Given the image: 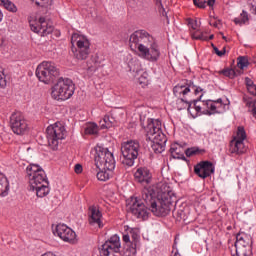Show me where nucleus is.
<instances>
[{"mask_svg": "<svg viewBox=\"0 0 256 256\" xmlns=\"http://www.w3.org/2000/svg\"><path fill=\"white\" fill-rule=\"evenodd\" d=\"M129 45L131 51H138L139 57L146 59V61L155 63L161 57L157 39L146 30H137L132 33L129 38Z\"/></svg>", "mask_w": 256, "mask_h": 256, "instance_id": "obj_1", "label": "nucleus"}, {"mask_svg": "<svg viewBox=\"0 0 256 256\" xmlns=\"http://www.w3.org/2000/svg\"><path fill=\"white\" fill-rule=\"evenodd\" d=\"M142 199L147 205L149 211L156 217H167L171 213L173 207V198L169 193H163L157 197L153 190L144 189L142 191Z\"/></svg>", "mask_w": 256, "mask_h": 256, "instance_id": "obj_2", "label": "nucleus"}, {"mask_svg": "<svg viewBox=\"0 0 256 256\" xmlns=\"http://www.w3.org/2000/svg\"><path fill=\"white\" fill-rule=\"evenodd\" d=\"M94 161L97 169H102L97 173L98 181H109L111 171L115 169L113 152L109 151V148L97 146Z\"/></svg>", "mask_w": 256, "mask_h": 256, "instance_id": "obj_3", "label": "nucleus"}, {"mask_svg": "<svg viewBox=\"0 0 256 256\" xmlns=\"http://www.w3.org/2000/svg\"><path fill=\"white\" fill-rule=\"evenodd\" d=\"M146 137L151 143V149L157 155L165 151V144L167 143V137L161 130V121L150 119L146 127Z\"/></svg>", "mask_w": 256, "mask_h": 256, "instance_id": "obj_4", "label": "nucleus"}, {"mask_svg": "<svg viewBox=\"0 0 256 256\" xmlns=\"http://www.w3.org/2000/svg\"><path fill=\"white\" fill-rule=\"evenodd\" d=\"M194 91L195 95L202 93L203 89L201 87H195L191 85H181L178 84L173 88V93L177 97V109L179 111L187 109L188 113H191V100L189 99V93Z\"/></svg>", "mask_w": 256, "mask_h": 256, "instance_id": "obj_5", "label": "nucleus"}, {"mask_svg": "<svg viewBox=\"0 0 256 256\" xmlns=\"http://www.w3.org/2000/svg\"><path fill=\"white\" fill-rule=\"evenodd\" d=\"M75 93V84L69 78H59L57 83L52 87L51 95L57 101H67Z\"/></svg>", "mask_w": 256, "mask_h": 256, "instance_id": "obj_6", "label": "nucleus"}, {"mask_svg": "<svg viewBox=\"0 0 256 256\" xmlns=\"http://www.w3.org/2000/svg\"><path fill=\"white\" fill-rule=\"evenodd\" d=\"M60 75L59 68L51 61H44L36 68V77L45 85L54 83L56 79H59Z\"/></svg>", "mask_w": 256, "mask_h": 256, "instance_id": "obj_7", "label": "nucleus"}, {"mask_svg": "<svg viewBox=\"0 0 256 256\" xmlns=\"http://www.w3.org/2000/svg\"><path fill=\"white\" fill-rule=\"evenodd\" d=\"M139 151H141V144L137 140H130L121 144V153L123 156L122 164L127 167H133L135 165V159L139 157Z\"/></svg>", "mask_w": 256, "mask_h": 256, "instance_id": "obj_8", "label": "nucleus"}, {"mask_svg": "<svg viewBox=\"0 0 256 256\" xmlns=\"http://www.w3.org/2000/svg\"><path fill=\"white\" fill-rule=\"evenodd\" d=\"M71 41L77 45V48H72V53L75 59H78V61H85V59L89 57V53H91V43L89 42V39L79 34H73Z\"/></svg>", "mask_w": 256, "mask_h": 256, "instance_id": "obj_9", "label": "nucleus"}, {"mask_svg": "<svg viewBox=\"0 0 256 256\" xmlns=\"http://www.w3.org/2000/svg\"><path fill=\"white\" fill-rule=\"evenodd\" d=\"M26 173L29 179L30 189L39 185H49V181H47V174H45V170L39 165L30 164L26 168Z\"/></svg>", "mask_w": 256, "mask_h": 256, "instance_id": "obj_10", "label": "nucleus"}, {"mask_svg": "<svg viewBox=\"0 0 256 256\" xmlns=\"http://www.w3.org/2000/svg\"><path fill=\"white\" fill-rule=\"evenodd\" d=\"M46 135L48 145L55 150L57 147H59V141L65 139V126H63V124L60 122H56L55 124L47 127Z\"/></svg>", "mask_w": 256, "mask_h": 256, "instance_id": "obj_11", "label": "nucleus"}, {"mask_svg": "<svg viewBox=\"0 0 256 256\" xmlns=\"http://www.w3.org/2000/svg\"><path fill=\"white\" fill-rule=\"evenodd\" d=\"M253 240L251 239V235L246 233H238L236 235V255L237 256H252L253 255Z\"/></svg>", "mask_w": 256, "mask_h": 256, "instance_id": "obj_12", "label": "nucleus"}, {"mask_svg": "<svg viewBox=\"0 0 256 256\" xmlns=\"http://www.w3.org/2000/svg\"><path fill=\"white\" fill-rule=\"evenodd\" d=\"M130 211L136 219H142V221L149 219V206H147L143 198H135L132 200Z\"/></svg>", "mask_w": 256, "mask_h": 256, "instance_id": "obj_13", "label": "nucleus"}, {"mask_svg": "<svg viewBox=\"0 0 256 256\" xmlns=\"http://www.w3.org/2000/svg\"><path fill=\"white\" fill-rule=\"evenodd\" d=\"M10 127L16 135H25L29 131V125L27 120L20 114V112H14L10 117Z\"/></svg>", "mask_w": 256, "mask_h": 256, "instance_id": "obj_14", "label": "nucleus"}, {"mask_svg": "<svg viewBox=\"0 0 256 256\" xmlns=\"http://www.w3.org/2000/svg\"><path fill=\"white\" fill-rule=\"evenodd\" d=\"M121 251V240L117 235H113L100 248V256H109L111 253H119Z\"/></svg>", "mask_w": 256, "mask_h": 256, "instance_id": "obj_15", "label": "nucleus"}, {"mask_svg": "<svg viewBox=\"0 0 256 256\" xmlns=\"http://www.w3.org/2000/svg\"><path fill=\"white\" fill-rule=\"evenodd\" d=\"M194 173L200 177V179H207L215 173V165L211 161H201L194 167Z\"/></svg>", "mask_w": 256, "mask_h": 256, "instance_id": "obj_16", "label": "nucleus"}, {"mask_svg": "<svg viewBox=\"0 0 256 256\" xmlns=\"http://www.w3.org/2000/svg\"><path fill=\"white\" fill-rule=\"evenodd\" d=\"M54 235H57L60 237V239H62V241H65L66 243H73L77 237L75 231H73V229L69 228L65 224H58L54 230Z\"/></svg>", "mask_w": 256, "mask_h": 256, "instance_id": "obj_17", "label": "nucleus"}, {"mask_svg": "<svg viewBox=\"0 0 256 256\" xmlns=\"http://www.w3.org/2000/svg\"><path fill=\"white\" fill-rule=\"evenodd\" d=\"M152 177L153 175L151 174V171H149L146 167H140L134 173L135 181L138 183H145L146 185L151 183Z\"/></svg>", "mask_w": 256, "mask_h": 256, "instance_id": "obj_18", "label": "nucleus"}, {"mask_svg": "<svg viewBox=\"0 0 256 256\" xmlns=\"http://www.w3.org/2000/svg\"><path fill=\"white\" fill-rule=\"evenodd\" d=\"M89 211H90V219H89L90 225H98V227H103V224H101V217H103V215L101 214V211H99V209H97V207L95 206L90 207Z\"/></svg>", "mask_w": 256, "mask_h": 256, "instance_id": "obj_19", "label": "nucleus"}, {"mask_svg": "<svg viewBox=\"0 0 256 256\" xmlns=\"http://www.w3.org/2000/svg\"><path fill=\"white\" fill-rule=\"evenodd\" d=\"M38 28L40 31V34L45 37V35H50V33H53V26H51L45 18L40 17L38 21Z\"/></svg>", "mask_w": 256, "mask_h": 256, "instance_id": "obj_20", "label": "nucleus"}, {"mask_svg": "<svg viewBox=\"0 0 256 256\" xmlns=\"http://www.w3.org/2000/svg\"><path fill=\"white\" fill-rule=\"evenodd\" d=\"M246 151L245 143L242 140H232L230 142V152L241 155Z\"/></svg>", "mask_w": 256, "mask_h": 256, "instance_id": "obj_21", "label": "nucleus"}, {"mask_svg": "<svg viewBox=\"0 0 256 256\" xmlns=\"http://www.w3.org/2000/svg\"><path fill=\"white\" fill-rule=\"evenodd\" d=\"M30 191H36L37 197H47L49 195V184H40L34 188H30Z\"/></svg>", "mask_w": 256, "mask_h": 256, "instance_id": "obj_22", "label": "nucleus"}, {"mask_svg": "<svg viewBox=\"0 0 256 256\" xmlns=\"http://www.w3.org/2000/svg\"><path fill=\"white\" fill-rule=\"evenodd\" d=\"M170 153L173 159H182V161H186L185 154L183 153V147L173 145L170 148Z\"/></svg>", "mask_w": 256, "mask_h": 256, "instance_id": "obj_23", "label": "nucleus"}, {"mask_svg": "<svg viewBox=\"0 0 256 256\" xmlns=\"http://www.w3.org/2000/svg\"><path fill=\"white\" fill-rule=\"evenodd\" d=\"M206 107L209 110H204L203 115H215L217 113H222V110H217V104L211 100L206 101Z\"/></svg>", "mask_w": 256, "mask_h": 256, "instance_id": "obj_24", "label": "nucleus"}, {"mask_svg": "<svg viewBox=\"0 0 256 256\" xmlns=\"http://www.w3.org/2000/svg\"><path fill=\"white\" fill-rule=\"evenodd\" d=\"M9 193V180L5 176L0 177V195L5 197Z\"/></svg>", "mask_w": 256, "mask_h": 256, "instance_id": "obj_25", "label": "nucleus"}, {"mask_svg": "<svg viewBox=\"0 0 256 256\" xmlns=\"http://www.w3.org/2000/svg\"><path fill=\"white\" fill-rule=\"evenodd\" d=\"M243 103H245L246 107H252V115L256 119V100H251V97L247 96L246 94L243 95L242 98Z\"/></svg>", "mask_w": 256, "mask_h": 256, "instance_id": "obj_26", "label": "nucleus"}, {"mask_svg": "<svg viewBox=\"0 0 256 256\" xmlns=\"http://www.w3.org/2000/svg\"><path fill=\"white\" fill-rule=\"evenodd\" d=\"M113 117L111 116H104V118L102 120H100V128L101 129H109L111 127H113Z\"/></svg>", "mask_w": 256, "mask_h": 256, "instance_id": "obj_27", "label": "nucleus"}, {"mask_svg": "<svg viewBox=\"0 0 256 256\" xmlns=\"http://www.w3.org/2000/svg\"><path fill=\"white\" fill-rule=\"evenodd\" d=\"M32 3H35L37 7H41L42 9H51L53 5V0H31Z\"/></svg>", "mask_w": 256, "mask_h": 256, "instance_id": "obj_28", "label": "nucleus"}, {"mask_svg": "<svg viewBox=\"0 0 256 256\" xmlns=\"http://www.w3.org/2000/svg\"><path fill=\"white\" fill-rule=\"evenodd\" d=\"M221 75H224V77H228L229 79H235L237 75L241 74V71H235L234 69H224L220 71Z\"/></svg>", "mask_w": 256, "mask_h": 256, "instance_id": "obj_29", "label": "nucleus"}, {"mask_svg": "<svg viewBox=\"0 0 256 256\" xmlns=\"http://www.w3.org/2000/svg\"><path fill=\"white\" fill-rule=\"evenodd\" d=\"M247 21H249V15L247 14V12L245 10L242 11V13L240 14L239 17L234 19V23L236 25H245V23H247Z\"/></svg>", "mask_w": 256, "mask_h": 256, "instance_id": "obj_30", "label": "nucleus"}, {"mask_svg": "<svg viewBox=\"0 0 256 256\" xmlns=\"http://www.w3.org/2000/svg\"><path fill=\"white\" fill-rule=\"evenodd\" d=\"M186 157H193V155H202V153H205V150L199 149L198 147H192V148H187L184 151Z\"/></svg>", "mask_w": 256, "mask_h": 256, "instance_id": "obj_31", "label": "nucleus"}, {"mask_svg": "<svg viewBox=\"0 0 256 256\" xmlns=\"http://www.w3.org/2000/svg\"><path fill=\"white\" fill-rule=\"evenodd\" d=\"M97 133H99V126L95 123H90L85 128L86 135H97Z\"/></svg>", "mask_w": 256, "mask_h": 256, "instance_id": "obj_32", "label": "nucleus"}, {"mask_svg": "<svg viewBox=\"0 0 256 256\" xmlns=\"http://www.w3.org/2000/svg\"><path fill=\"white\" fill-rule=\"evenodd\" d=\"M237 67L239 69H245V67H249V60L245 56L238 57Z\"/></svg>", "mask_w": 256, "mask_h": 256, "instance_id": "obj_33", "label": "nucleus"}, {"mask_svg": "<svg viewBox=\"0 0 256 256\" xmlns=\"http://www.w3.org/2000/svg\"><path fill=\"white\" fill-rule=\"evenodd\" d=\"M2 5L7 9V11H10L11 13H17V6H15L13 2L4 0V4Z\"/></svg>", "mask_w": 256, "mask_h": 256, "instance_id": "obj_34", "label": "nucleus"}, {"mask_svg": "<svg viewBox=\"0 0 256 256\" xmlns=\"http://www.w3.org/2000/svg\"><path fill=\"white\" fill-rule=\"evenodd\" d=\"M247 139V134L245 133V128L243 126L238 127L237 130V141H244Z\"/></svg>", "mask_w": 256, "mask_h": 256, "instance_id": "obj_35", "label": "nucleus"}, {"mask_svg": "<svg viewBox=\"0 0 256 256\" xmlns=\"http://www.w3.org/2000/svg\"><path fill=\"white\" fill-rule=\"evenodd\" d=\"M192 37L199 41H209V37H207V32H202L200 34H193Z\"/></svg>", "mask_w": 256, "mask_h": 256, "instance_id": "obj_36", "label": "nucleus"}, {"mask_svg": "<svg viewBox=\"0 0 256 256\" xmlns=\"http://www.w3.org/2000/svg\"><path fill=\"white\" fill-rule=\"evenodd\" d=\"M193 3L199 9H205L207 7V0H193Z\"/></svg>", "mask_w": 256, "mask_h": 256, "instance_id": "obj_37", "label": "nucleus"}, {"mask_svg": "<svg viewBox=\"0 0 256 256\" xmlns=\"http://www.w3.org/2000/svg\"><path fill=\"white\" fill-rule=\"evenodd\" d=\"M155 3L158 7L159 13H161L163 16L167 17V12H165V8L163 7V3H161V0H155Z\"/></svg>", "mask_w": 256, "mask_h": 256, "instance_id": "obj_38", "label": "nucleus"}, {"mask_svg": "<svg viewBox=\"0 0 256 256\" xmlns=\"http://www.w3.org/2000/svg\"><path fill=\"white\" fill-rule=\"evenodd\" d=\"M0 87L2 89H5V87H7V79L5 78V73H3L2 70H0Z\"/></svg>", "mask_w": 256, "mask_h": 256, "instance_id": "obj_39", "label": "nucleus"}, {"mask_svg": "<svg viewBox=\"0 0 256 256\" xmlns=\"http://www.w3.org/2000/svg\"><path fill=\"white\" fill-rule=\"evenodd\" d=\"M201 97H203V94H201L198 99H194V100H191V99H190V100H189V101H191V105H192V103L194 104V109H195V111H196L197 113H201V106H198V105H197V102H198V101H201Z\"/></svg>", "mask_w": 256, "mask_h": 256, "instance_id": "obj_40", "label": "nucleus"}, {"mask_svg": "<svg viewBox=\"0 0 256 256\" xmlns=\"http://www.w3.org/2000/svg\"><path fill=\"white\" fill-rule=\"evenodd\" d=\"M173 216L176 217L177 221L185 219V212L183 210L173 211Z\"/></svg>", "mask_w": 256, "mask_h": 256, "instance_id": "obj_41", "label": "nucleus"}, {"mask_svg": "<svg viewBox=\"0 0 256 256\" xmlns=\"http://www.w3.org/2000/svg\"><path fill=\"white\" fill-rule=\"evenodd\" d=\"M187 25L188 27H191V29L195 30L197 27H199V24H197V20L188 18L187 19Z\"/></svg>", "mask_w": 256, "mask_h": 256, "instance_id": "obj_42", "label": "nucleus"}, {"mask_svg": "<svg viewBox=\"0 0 256 256\" xmlns=\"http://www.w3.org/2000/svg\"><path fill=\"white\" fill-rule=\"evenodd\" d=\"M214 51H215L216 55H218V57H223V55H225V53H226L225 48H223V50L220 51L219 48L214 47Z\"/></svg>", "mask_w": 256, "mask_h": 256, "instance_id": "obj_43", "label": "nucleus"}, {"mask_svg": "<svg viewBox=\"0 0 256 256\" xmlns=\"http://www.w3.org/2000/svg\"><path fill=\"white\" fill-rule=\"evenodd\" d=\"M247 89H248V92L250 95H256V85L255 84H253L252 86H248Z\"/></svg>", "mask_w": 256, "mask_h": 256, "instance_id": "obj_44", "label": "nucleus"}, {"mask_svg": "<svg viewBox=\"0 0 256 256\" xmlns=\"http://www.w3.org/2000/svg\"><path fill=\"white\" fill-rule=\"evenodd\" d=\"M74 171L75 173L79 174V173H82L83 172V166L81 164H76L74 166Z\"/></svg>", "mask_w": 256, "mask_h": 256, "instance_id": "obj_45", "label": "nucleus"}, {"mask_svg": "<svg viewBox=\"0 0 256 256\" xmlns=\"http://www.w3.org/2000/svg\"><path fill=\"white\" fill-rule=\"evenodd\" d=\"M245 83H246V87H251V86L255 85L253 80H251V78H249V77L245 78Z\"/></svg>", "mask_w": 256, "mask_h": 256, "instance_id": "obj_46", "label": "nucleus"}, {"mask_svg": "<svg viewBox=\"0 0 256 256\" xmlns=\"http://www.w3.org/2000/svg\"><path fill=\"white\" fill-rule=\"evenodd\" d=\"M30 27H31V31H34V33H41V31L39 30V24H37V26L30 25Z\"/></svg>", "mask_w": 256, "mask_h": 256, "instance_id": "obj_47", "label": "nucleus"}, {"mask_svg": "<svg viewBox=\"0 0 256 256\" xmlns=\"http://www.w3.org/2000/svg\"><path fill=\"white\" fill-rule=\"evenodd\" d=\"M130 235H131L132 239H134V241H137L139 235L137 233H135V230H131Z\"/></svg>", "mask_w": 256, "mask_h": 256, "instance_id": "obj_48", "label": "nucleus"}, {"mask_svg": "<svg viewBox=\"0 0 256 256\" xmlns=\"http://www.w3.org/2000/svg\"><path fill=\"white\" fill-rule=\"evenodd\" d=\"M122 239H123L124 243H130V241H131L129 234H124Z\"/></svg>", "mask_w": 256, "mask_h": 256, "instance_id": "obj_49", "label": "nucleus"}, {"mask_svg": "<svg viewBox=\"0 0 256 256\" xmlns=\"http://www.w3.org/2000/svg\"><path fill=\"white\" fill-rule=\"evenodd\" d=\"M217 107V111H223V109H225V105L223 104H216Z\"/></svg>", "mask_w": 256, "mask_h": 256, "instance_id": "obj_50", "label": "nucleus"}, {"mask_svg": "<svg viewBox=\"0 0 256 256\" xmlns=\"http://www.w3.org/2000/svg\"><path fill=\"white\" fill-rule=\"evenodd\" d=\"M208 7H213L215 5V0H206Z\"/></svg>", "mask_w": 256, "mask_h": 256, "instance_id": "obj_51", "label": "nucleus"}, {"mask_svg": "<svg viewBox=\"0 0 256 256\" xmlns=\"http://www.w3.org/2000/svg\"><path fill=\"white\" fill-rule=\"evenodd\" d=\"M209 25H212V27H218L219 23L217 21L213 22V20H211Z\"/></svg>", "mask_w": 256, "mask_h": 256, "instance_id": "obj_52", "label": "nucleus"}, {"mask_svg": "<svg viewBox=\"0 0 256 256\" xmlns=\"http://www.w3.org/2000/svg\"><path fill=\"white\" fill-rule=\"evenodd\" d=\"M215 103V105L223 104V100L219 98L218 100L212 101Z\"/></svg>", "mask_w": 256, "mask_h": 256, "instance_id": "obj_53", "label": "nucleus"}, {"mask_svg": "<svg viewBox=\"0 0 256 256\" xmlns=\"http://www.w3.org/2000/svg\"><path fill=\"white\" fill-rule=\"evenodd\" d=\"M3 21V12L0 10V22Z\"/></svg>", "mask_w": 256, "mask_h": 256, "instance_id": "obj_54", "label": "nucleus"}, {"mask_svg": "<svg viewBox=\"0 0 256 256\" xmlns=\"http://www.w3.org/2000/svg\"><path fill=\"white\" fill-rule=\"evenodd\" d=\"M0 47H3V38L0 37Z\"/></svg>", "mask_w": 256, "mask_h": 256, "instance_id": "obj_55", "label": "nucleus"}, {"mask_svg": "<svg viewBox=\"0 0 256 256\" xmlns=\"http://www.w3.org/2000/svg\"><path fill=\"white\" fill-rule=\"evenodd\" d=\"M215 36L212 34V35H210L209 37H208V41L209 40H211V39H213Z\"/></svg>", "mask_w": 256, "mask_h": 256, "instance_id": "obj_56", "label": "nucleus"}, {"mask_svg": "<svg viewBox=\"0 0 256 256\" xmlns=\"http://www.w3.org/2000/svg\"><path fill=\"white\" fill-rule=\"evenodd\" d=\"M5 3V0H0V5H3Z\"/></svg>", "mask_w": 256, "mask_h": 256, "instance_id": "obj_57", "label": "nucleus"}, {"mask_svg": "<svg viewBox=\"0 0 256 256\" xmlns=\"http://www.w3.org/2000/svg\"><path fill=\"white\" fill-rule=\"evenodd\" d=\"M222 39H224V41H227V37L225 36H222Z\"/></svg>", "mask_w": 256, "mask_h": 256, "instance_id": "obj_58", "label": "nucleus"}, {"mask_svg": "<svg viewBox=\"0 0 256 256\" xmlns=\"http://www.w3.org/2000/svg\"><path fill=\"white\" fill-rule=\"evenodd\" d=\"M215 47H217V46H215V44H212V48L215 50Z\"/></svg>", "mask_w": 256, "mask_h": 256, "instance_id": "obj_59", "label": "nucleus"}]
</instances>
